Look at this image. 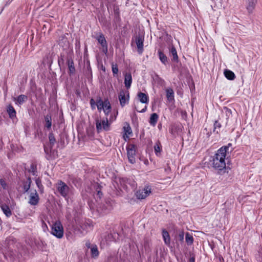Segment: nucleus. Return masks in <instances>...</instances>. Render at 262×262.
I'll use <instances>...</instances> for the list:
<instances>
[{
    "label": "nucleus",
    "instance_id": "nucleus-1",
    "mask_svg": "<svg viewBox=\"0 0 262 262\" xmlns=\"http://www.w3.org/2000/svg\"><path fill=\"white\" fill-rule=\"evenodd\" d=\"M228 149L227 146H222L217 150L216 154L212 157L210 163L215 169L221 171L225 168V159Z\"/></svg>",
    "mask_w": 262,
    "mask_h": 262
},
{
    "label": "nucleus",
    "instance_id": "nucleus-2",
    "mask_svg": "<svg viewBox=\"0 0 262 262\" xmlns=\"http://www.w3.org/2000/svg\"><path fill=\"white\" fill-rule=\"evenodd\" d=\"M56 187L57 192L67 200L73 194L72 188L61 181H59L56 183Z\"/></svg>",
    "mask_w": 262,
    "mask_h": 262
},
{
    "label": "nucleus",
    "instance_id": "nucleus-3",
    "mask_svg": "<svg viewBox=\"0 0 262 262\" xmlns=\"http://www.w3.org/2000/svg\"><path fill=\"white\" fill-rule=\"evenodd\" d=\"M151 193V188L148 184L145 185L144 187L138 189L135 195L139 200H143L146 199Z\"/></svg>",
    "mask_w": 262,
    "mask_h": 262
},
{
    "label": "nucleus",
    "instance_id": "nucleus-4",
    "mask_svg": "<svg viewBox=\"0 0 262 262\" xmlns=\"http://www.w3.org/2000/svg\"><path fill=\"white\" fill-rule=\"evenodd\" d=\"M51 233L57 237L61 238L63 236V229L61 223L57 221L55 222L52 226Z\"/></svg>",
    "mask_w": 262,
    "mask_h": 262
},
{
    "label": "nucleus",
    "instance_id": "nucleus-5",
    "mask_svg": "<svg viewBox=\"0 0 262 262\" xmlns=\"http://www.w3.org/2000/svg\"><path fill=\"white\" fill-rule=\"evenodd\" d=\"M96 105L99 111L101 110H103L105 115H108L111 112V106L108 100L103 101L101 99H99L97 101Z\"/></svg>",
    "mask_w": 262,
    "mask_h": 262
},
{
    "label": "nucleus",
    "instance_id": "nucleus-6",
    "mask_svg": "<svg viewBox=\"0 0 262 262\" xmlns=\"http://www.w3.org/2000/svg\"><path fill=\"white\" fill-rule=\"evenodd\" d=\"M92 227L93 225L92 222L88 221L81 226V229L76 228L74 232L75 234L78 235L79 236H82L86 233L89 230H92Z\"/></svg>",
    "mask_w": 262,
    "mask_h": 262
},
{
    "label": "nucleus",
    "instance_id": "nucleus-7",
    "mask_svg": "<svg viewBox=\"0 0 262 262\" xmlns=\"http://www.w3.org/2000/svg\"><path fill=\"white\" fill-rule=\"evenodd\" d=\"M127 154L129 162L134 164L136 162V147L134 145L131 144L127 147Z\"/></svg>",
    "mask_w": 262,
    "mask_h": 262
},
{
    "label": "nucleus",
    "instance_id": "nucleus-8",
    "mask_svg": "<svg viewBox=\"0 0 262 262\" xmlns=\"http://www.w3.org/2000/svg\"><path fill=\"white\" fill-rule=\"evenodd\" d=\"M96 128L98 132H100L102 129L107 130L109 129L110 124L108 123V120L107 118L105 120H102L101 121H96Z\"/></svg>",
    "mask_w": 262,
    "mask_h": 262
},
{
    "label": "nucleus",
    "instance_id": "nucleus-9",
    "mask_svg": "<svg viewBox=\"0 0 262 262\" xmlns=\"http://www.w3.org/2000/svg\"><path fill=\"white\" fill-rule=\"evenodd\" d=\"M119 99L120 105L122 106H124L128 102L129 92L128 91H121L119 95Z\"/></svg>",
    "mask_w": 262,
    "mask_h": 262
},
{
    "label": "nucleus",
    "instance_id": "nucleus-10",
    "mask_svg": "<svg viewBox=\"0 0 262 262\" xmlns=\"http://www.w3.org/2000/svg\"><path fill=\"white\" fill-rule=\"evenodd\" d=\"M144 37L141 35L137 36L135 38V42L137 47V51L139 54L143 51Z\"/></svg>",
    "mask_w": 262,
    "mask_h": 262
},
{
    "label": "nucleus",
    "instance_id": "nucleus-11",
    "mask_svg": "<svg viewBox=\"0 0 262 262\" xmlns=\"http://www.w3.org/2000/svg\"><path fill=\"white\" fill-rule=\"evenodd\" d=\"M39 200V195L36 190L32 191L29 195V203L32 205H36Z\"/></svg>",
    "mask_w": 262,
    "mask_h": 262
},
{
    "label": "nucleus",
    "instance_id": "nucleus-12",
    "mask_svg": "<svg viewBox=\"0 0 262 262\" xmlns=\"http://www.w3.org/2000/svg\"><path fill=\"white\" fill-rule=\"evenodd\" d=\"M123 129L124 132L123 137L124 139L126 141L127 139H129L130 135H132V130L129 124L127 122L124 124Z\"/></svg>",
    "mask_w": 262,
    "mask_h": 262
},
{
    "label": "nucleus",
    "instance_id": "nucleus-13",
    "mask_svg": "<svg viewBox=\"0 0 262 262\" xmlns=\"http://www.w3.org/2000/svg\"><path fill=\"white\" fill-rule=\"evenodd\" d=\"M132 82V77L130 73H126L125 75L124 84L127 89L130 88Z\"/></svg>",
    "mask_w": 262,
    "mask_h": 262
},
{
    "label": "nucleus",
    "instance_id": "nucleus-14",
    "mask_svg": "<svg viewBox=\"0 0 262 262\" xmlns=\"http://www.w3.org/2000/svg\"><path fill=\"white\" fill-rule=\"evenodd\" d=\"M138 98L140 101L142 103H147L148 102V97L145 93L140 92L138 94Z\"/></svg>",
    "mask_w": 262,
    "mask_h": 262
},
{
    "label": "nucleus",
    "instance_id": "nucleus-15",
    "mask_svg": "<svg viewBox=\"0 0 262 262\" xmlns=\"http://www.w3.org/2000/svg\"><path fill=\"white\" fill-rule=\"evenodd\" d=\"M169 52L170 55L172 56V60L177 62L178 61V56L176 49L173 46L170 47Z\"/></svg>",
    "mask_w": 262,
    "mask_h": 262
},
{
    "label": "nucleus",
    "instance_id": "nucleus-16",
    "mask_svg": "<svg viewBox=\"0 0 262 262\" xmlns=\"http://www.w3.org/2000/svg\"><path fill=\"white\" fill-rule=\"evenodd\" d=\"M166 97L169 101H172L174 100V92L171 88H167L166 90Z\"/></svg>",
    "mask_w": 262,
    "mask_h": 262
},
{
    "label": "nucleus",
    "instance_id": "nucleus-17",
    "mask_svg": "<svg viewBox=\"0 0 262 262\" xmlns=\"http://www.w3.org/2000/svg\"><path fill=\"white\" fill-rule=\"evenodd\" d=\"M97 40L99 42V43L101 44V45L103 47H105V52H106L107 50V44H106V40H105V38L104 37V36L103 35H100L98 38H97Z\"/></svg>",
    "mask_w": 262,
    "mask_h": 262
},
{
    "label": "nucleus",
    "instance_id": "nucleus-18",
    "mask_svg": "<svg viewBox=\"0 0 262 262\" xmlns=\"http://www.w3.org/2000/svg\"><path fill=\"white\" fill-rule=\"evenodd\" d=\"M162 236L166 245H169L170 243V238L168 232L163 230L162 232Z\"/></svg>",
    "mask_w": 262,
    "mask_h": 262
},
{
    "label": "nucleus",
    "instance_id": "nucleus-19",
    "mask_svg": "<svg viewBox=\"0 0 262 262\" xmlns=\"http://www.w3.org/2000/svg\"><path fill=\"white\" fill-rule=\"evenodd\" d=\"M1 207L4 213L7 217H9L11 215V211L9 207L7 205H6V204H2Z\"/></svg>",
    "mask_w": 262,
    "mask_h": 262
},
{
    "label": "nucleus",
    "instance_id": "nucleus-20",
    "mask_svg": "<svg viewBox=\"0 0 262 262\" xmlns=\"http://www.w3.org/2000/svg\"><path fill=\"white\" fill-rule=\"evenodd\" d=\"M159 59L160 61L164 64L167 63V58L166 55L160 50L158 51Z\"/></svg>",
    "mask_w": 262,
    "mask_h": 262
},
{
    "label": "nucleus",
    "instance_id": "nucleus-21",
    "mask_svg": "<svg viewBox=\"0 0 262 262\" xmlns=\"http://www.w3.org/2000/svg\"><path fill=\"white\" fill-rule=\"evenodd\" d=\"M36 184L38 188L39 191L40 193H43V186L41 184V179L39 178H36L35 180Z\"/></svg>",
    "mask_w": 262,
    "mask_h": 262
},
{
    "label": "nucleus",
    "instance_id": "nucleus-22",
    "mask_svg": "<svg viewBox=\"0 0 262 262\" xmlns=\"http://www.w3.org/2000/svg\"><path fill=\"white\" fill-rule=\"evenodd\" d=\"M224 74L225 77L229 80H233L235 78L234 73L230 70H225Z\"/></svg>",
    "mask_w": 262,
    "mask_h": 262
},
{
    "label": "nucleus",
    "instance_id": "nucleus-23",
    "mask_svg": "<svg viewBox=\"0 0 262 262\" xmlns=\"http://www.w3.org/2000/svg\"><path fill=\"white\" fill-rule=\"evenodd\" d=\"M15 100H16L17 104H21L27 100V97L24 95H20L17 98H15Z\"/></svg>",
    "mask_w": 262,
    "mask_h": 262
},
{
    "label": "nucleus",
    "instance_id": "nucleus-24",
    "mask_svg": "<svg viewBox=\"0 0 262 262\" xmlns=\"http://www.w3.org/2000/svg\"><path fill=\"white\" fill-rule=\"evenodd\" d=\"M158 116L156 113H153L151 114L150 117L149 123L151 125L155 126L158 121Z\"/></svg>",
    "mask_w": 262,
    "mask_h": 262
},
{
    "label": "nucleus",
    "instance_id": "nucleus-25",
    "mask_svg": "<svg viewBox=\"0 0 262 262\" xmlns=\"http://www.w3.org/2000/svg\"><path fill=\"white\" fill-rule=\"evenodd\" d=\"M154 150L157 156H159L160 155L161 151V145L159 141L156 143L154 146Z\"/></svg>",
    "mask_w": 262,
    "mask_h": 262
},
{
    "label": "nucleus",
    "instance_id": "nucleus-26",
    "mask_svg": "<svg viewBox=\"0 0 262 262\" xmlns=\"http://www.w3.org/2000/svg\"><path fill=\"white\" fill-rule=\"evenodd\" d=\"M7 112L10 118H13L16 116V112L13 106L9 105L7 108Z\"/></svg>",
    "mask_w": 262,
    "mask_h": 262
},
{
    "label": "nucleus",
    "instance_id": "nucleus-27",
    "mask_svg": "<svg viewBox=\"0 0 262 262\" xmlns=\"http://www.w3.org/2000/svg\"><path fill=\"white\" fill-rule=\"evenodd\" d=\"M45 126L46 127L49 129L51 128V125H52V122H51V116H50V115H47L46 116L45 118Z\"/></svg>",
    "mask_w": 262,
    "mask_h": 262
},
{
    "label": "nucleus",
    "instance_id": "nucleus-28",
    "mask_svg": "<svg viewBox=\"0 0 262 262\" xmlns=\"http://www.w3.org/2000/svg\"><path fill=\"white\" fill-rule=\"evenodd\" d=\"M91 255L93 257H97L99 255V252L97 247L96 245L93 246L91 249Z\"/></svg>",
    "mask_w": 262,
    "mask_h": 262
},
{
    "label": "nucleus",
    "instance_id": "nucleus-29",
    "mask_svg": "<svg viewBox=\"0 0 262 262\" xmlns=\"http://www.w3.org/2000/svg\"><path fill=\"white\" fill-rule=\"evenodd\" d=\"M256 4V1L254 0H251L249 1L248 5L247 6V9L249 12H252L254 9L255 6Z\"/></svg>",
    "mask_w": 262,
    "mask_h": 262
},
{
    "label": "nucleus",
    "instance_id": "nucleus-30",
    "mask_svg": "<svg viewBox=\"0 0 262 262\" xmlns=\"http://www.w3.org/2000/svg\"><path fill=\"white\" fill-rule=\"evenodd\" d=\"M185 240L187 244L189 245H190L193 244V238L192 236L189 233H186Z\"/></svg>",
    "mask_w": 262,
    "mask_h": 262
},
{
    "label": "nucleus",
    "instance_id": "nucleus-31",
    "mask_svg": "<svg viewBox=\"0 0 262 262\" xmlns=\"http://www.w3.org/2000/svg\"><path fill=\"white\" fill-rule=\"evenodd\" d=\"M68 67H69V70L70 73L71 74H73L75 72V70L73 61L72 60H69L68 61Z\"/></svg>",
    "mask_w": 262,
    "mask_h": 262
},
{
    "label": "nucleus",
    "instance_id": "nucleus-32",
    "mask_svg": "<svg viewBox=\"0 0 262 262\" xmlns=\"http://www.w3.org/2000/svg\"><path fill=\"white\" fill-rule=\"evenodd\" d=\"M0 185L3 189L7 190L8 189V184L4 179H0Z\"/></svg>",
    "mask_w": 262,
    "mask_h": 262
},
{
    "label": "nucleus",
    "instance_id": "nucleus-33",
    "mask_svg": "<svg viewBox=\"0 0 262 262\" xmlns=\"http://www.w3.org/2000/svg\"><path fill=\"white\" fill-rule=\"evenodd\" d=\"M31 179H30V178H28L27 184H25L24 186V189L26 192L28 191L29 190V189H30V186H31Z\"/></svg>",
    "mask_w": 262,
    "mask_h": 262
},
{
    "label": "nucleus",
    "instance_id": "nucleus-34",
    "mask_svg": "<svg viewBox=\"0 0 262 262\" xmlns=\"http://www.w3.org/2000/svg\"><path fill=\"white\" fill-rule=\"evenodd\" d=\"M112 72H113V75L115 76V75L117 74V73L118 72V69L117 65L116 64L112 63Z\"/></svg>",
    "mask_w": 262,
    "mask_h": 262
},
{
    "label": "nucleus",
    "instance_id": "nucleus-35",
    "mask_svg": "<svg viewBox=\"0 0 262 262\" xmlns=\"http://www.w3.org/2000/svg\"><path fill=\"white\" fill-rule=\"evenodd\" d=\"M184 232L180 231V232H179L178 235L176 236V239L181 242H183L184 240Z\"/></svg>",
    "mask_w": 262,
    "mask_h": 262
},
{
    "label": "nucleus",
    "instance_id": "nucleus-36",
    "mask_svg": "<svg viewBox=\"0 0 262 262\" xmlns=\"http://www.w3.org/2000/svg\"><path fill=\"white\" fill-rule=\"evenodd\" d=\"M29 171L34 176L36 174V167L33 164L31 165Z\"/></svg>",
    "mask_w": 262,
    "mask_h": 262
},
{
    "label": "nucleus",
    "instance_id": "nucleus-37",
    "mask_svg": "<svg viewBox=\"0 0 262 262\" xmlns=\"http://www.w3.org/2000/svg\"><path fill=\"white\" fill-rule=\"evenodd\" d=\"M214 131H215V130L217 128L220 129L221 126V125L219 122L215 121L214 124Z\"/></svg>",
    "mask_w": 262,
    "mask_h": 262
},
{
    "label": "nucleus",
    "instance_id": "nucleus-38",
    "mask_svg": "<svg viewBox=\"0 0 262 262\" xmlns=\"http://www.w3.org/2000/svg\"><path fill=\"white\" fill-rule=\"evenodd\" d=\"M49 138L50 143L51 144H54V142H55V139L53 135L52 134H50Z\"/></svg>",
    "mask_w": 262,
    "mask_h": 262
},
{
    "label": "nucleus",
    "instance_id": "nucleus-39",
    "mask_svg": "<svg viewBox=\"0 0 262 262\" xmlns=\"http://www.w3.org/2000/svg\"><path fill=\"white\" fill-rule=\"evenodd\" d=\"M90 104L91 105V107H92V109H95V103L94 100L93 99H92L91 100Z\"/></svg>",
    "mask_w": 262,
    "mask_h": 262
},
{
    "label": "nucleus",
    "instance_id": "nucleus-40",
    "mask_svg": "<svg viewBox=\"0 0 262 262\" xmlns=\"http://www.w3.org/2000/svg\"><path fill=\"white\" fill-rule=\"evenodd\" d=\"M117 114H118V113H116V115H114V117H113L112 116H111V117H110V118L109 119L110 122H113V121H114L116 119V116H117Z\"/></svg>",
    "mask_w": 262,
    "mask_h": 262
},
{
    "label": "nucleus",
    "instance_id": "nucleus-41",
    "mask_svg": "<svg viewBox=\"0 0 262 262\" xmlns=\"http://www.w3.org/2000/svg\"><path fill=\"white\" fill-rule=\"evenodd\" d=\"M146 109V107H145V108H143L141 111L137 110V111H138L139 112H144L145 111Z\"/></svg>",
    "mask_w": 262,
    "mask_h": 262
},
{
    "label": "nucleus",
    "instance_id": "nucleus-42",
    "mask_svg": "<svg viewBox=\"0 0 262 262\" xmlns=\"http://www.w3.org/2000/svg\"><path fill=\"white\" fill-rule=\"evenodd\" d=\"M118 8L115 10V13H118Z\"/></svg>",
    "mask_w": 262,
    "mask_h": 262
},
{
    "label": "nucleus",
    "instance_id": "nucleus-43",
    "mask_svg": "<svg viewBox=\"0 0 262 262\" xmlns=\"http://www.w3.org/2000/svg\"><path fill=\"white\" fill-rule=\"evenodd\" d=\"M191 260H192V261L194 262V259L193 258H191Z\"/></svg>",
    "mask_w": 262,
    "mask_h": 262
}]
</instances>
